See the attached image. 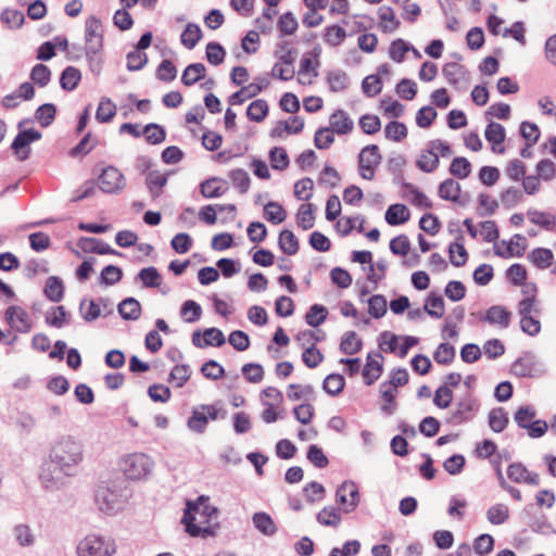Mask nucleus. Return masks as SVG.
I'll use <instances>...</instances> for the list:
<instances>
[{"label": "nucleus", "mask_w": 556, "mask_h": 556, "mask_svg": "<svg viewBox=\"0 0 556 556\" xmlns=\"http://www.w3.org/2000/svg\"><path fill=\"white\" fill-rule=\"evenodd\" d=\"M116 114V105L109 98H102L97 112L96 119L99 123H109L111 122Z\"/></svg>", "instance_id": "obj_47"}, {"label": "nucleus", "mask_w": 556, "mask_h": 556, "mask_svg": "<svg viewBox=\"0 0 556 556\" xmlns=\"http://www.w3.org/2000/svg\"><path fill=\"white\" fill-rule=\"evenodd\" d=\"M208 424V417L205 412L201 409V406L193 408L191 416L188 419V428L195 433H203Z\"/></svg>", "instance_id": "obj_41"}, {"label": "nucleus", "mask_w": 556, "mask_h": 556, "mask_svg": "<svg viewBox=\"0 0 556 556\" xmlns=\"http://www.w3.org/2000/svg\"><path fill=\"white\" fill-rule=\"evenodd\" d=\"M229 178L231 179L232 185L239 190L240 193L243 194L248 192L251 184V178L245 169H232L229 173Z\"/></svg>", "instance_id": "obj_57"}, {"label": "nucleus", "mask_w": 556, "mask_h": 556, "mask_svg": "<svg viewBox=\"0 0 556 556\" xmlns=\"http://www.w3.org/2000/svg\"><path fill=\"white\" fill-rule=\"evenodd\" d=\"M180 315L186 323H195L201 318L202 307L193 300H187L180 307Z\"/></svg>", "instance_id": "obj_51"}, {"label": "nucleus", "mask_w": 556, "mask_h": 556, "mask_svg": "<svg viewBox=\"0 0 556 556\" xmlns=\"http://www.w3.org/2000/svg\"><path fill=\"white\" fill-rule=\"evenodd\" d=\"M439 162L438 153L428 149L421 153L416 164L420 170L425 173H432L439 166Z\"/></svg>", "instance_id": "obj_52"}, {"label": "nucleus", "mask_w": 556, "mask_h": 556, "mask_svg": "<svg viewBox=\"0 0 556 556\" xmlns=\"http://www.w3.org/2000/svg\"><path fill=\"white\" fill-rule=\"evenodd\" d=\"M269 106L266 100L257 99L250 103L247 109V116L250 121L261 123L268 115Z\"/></svg>", "instance_id": "obj_34"}, {"label": "nucleus", "mask_w": 556, "mask_h": 556, "mask_svg": "<svg viewBox=\"0 0 556 556\" xmlns=\"http://www.w3.org/2000/svg\"><path fill=\"white\" fill-rule=\"evenodd\" d=\"M56 106L53 103H45L35 111V118L41 127H49L55 119Z\"/></svg>", "instance_id": "obj_43"}, {"label": "nucleus", "mask_w": 556, "mask_h": 556, "mask_svg": "<svg viewBox=\"0 0 556 556\" xmlns=\"http://www.w3.org/2000/svg\"><path fill=\"white\" fill-rule=\"evenodd\" d=\"M206 60L212 65H219L224 62L226 51L223 46L216 41H211L206 45Z\"/></svg>", "instance_id": "obj_61"}, {"label": "nucleus", "mask_w": 556, "mask_h": 556, "mask_svg": "<svg viewBox=\"0 0 556 556\" xmlns=\"http://www.w3.org/2000/svg\"><path fill=\"white\" fill-rule=\"evenodd\" d=\"M511 372L519 378H532L535 372V355L525 352L511 365Z\"/></svg>", "instance_id": "obj_16"}, {"label": "nucleus", "mask_w": 556, "mask_h": 556, "mask_svg": "<svg viewBox=\"0 0 556 556\" xmlns=\"http://www.w3.org/2000/svg\"><path fill=\"white\" fill-rule=\"evenodd\" d=\"M153 460L143 453L129 454L121 462V469L130 480L146 478L153 468Z\"/></svg>", "instance_id": "obj_4"}, {"label": "nucleus", "mask_w": 556, "mask_h": 556, "mask_svg": "<svg viewBox=\"0 0 556 556\" xmlns=\"http://www.w3.org/2000/svg\"><path fill=\"white\" fill-rule=\"evenodd\" d=\"M382 155L380 154L377 144H368L364 147L358 154V172L362 178L372 180L375 177V169L381 163Z\"/></svg>", "instance_id": "obj_5"}, {"label": "nucleus", "mask_w": 556, "mask_h": 556, "mask_svg": "<svg viewBox=\"0 0 556 556\" xmlns=\"http://www.w3.org/2000/svg\"><path fill=\"white\" fill-rule=\"evenodd\" d=\"M464 236L460 231L456 237V241L448 245L450 262L455 267H462L468 260V253L463 243Z\"/></svg>", "instance_id": "obj_20"}, {"label": "nucleus", "mask_w": 556, "mask_h": 556, "mask_svg": "<svg viewBox=\"0 0 556 556\" xmlns=\"http://www.w3.org/2000/svg\"><path fill=\"white\" fill-rule=\"evenodd\" d=\"M379 391L382 400L384 401V404L381 406V410L387 415H392L397 405L395 402L397 388L390 386V383L382 382Z\"/></svg>", "instance_id": "obj_26"}, {"label": "nucleus", "mask_w": 556, "mask_h": 556, "mask_svg": "<svg viewBox=\"0 0 556 556\" xmlns=\"http://www.w3.org/2000/svg\"><path fill=\"white\" fill-rule=\"evenodd\" d=\"M410 213L405 204H392L388 207L384 218L391 226H396L408 222Z\"/></svg>", "instance_id": "obj_24"}, {"label": "nucleus", "mask_w": 556, "mask_h": 556, "mask_svg": "<svg viewBox=\"0 0 556 556\" xmlns=\"http://www.w3.org/2000/svg\"><path fill=\"white\" fill-rule=\"evenodd\" d=\"M254 527L264 535L271 536L277 532V527L267 513L260 511L252 516Z\"/></svg>", "instance_id": "obj_28"}, {"label": "nucleus", "mask_w": 556, "mask_h": 556, "mask_svg": "<svg viewBox=\"0 0 556 556\" xmlns=\"http://www.w3.org/2000/svg\"><path fill=\"white\" fill-rule=\"evenodd\" d=\"M199 190L205 199H217L228 191L227 181L220 177H210L200 182Z\"/></svg>", "instance_id": "obj_13"}, {"label": "nucleus", "mask_w": 556, "mask_h": 556, "mask_svg": "<svg viewBox=\"0 0 556 556\" xmlns=\"http://www.w3.org/2000/svg\"><path fill=\"white\" fill-rule=\"evenodd\" d=\"M363 342L357 338L355 331H348L343 334L340 342V350L348 355L356 354L361 351Z\"/></svg>", "instance_id": "obj_37"}, {"label": "nucleus", "mask_w": 556, "mask_h": 556, "mask_svg": "<svg viewBox=\"0 0 556 556\" xmlns=\"http://www.w3.org/2000/svg\"><path fill=\"white\" fill-rule=\"evenodd\" d=\"M330 131L338 135H346L350 134L354 128L353 121L349 117L345 111L343 110H336L329 118Z\"/></svg>", "instance_id": "obj_18"}, {"label": "nucleus", "mask_w": 556, "mask_h": 556, "mask_svg": "<svg viewBox=\"0 0 556 556\" xmlns=\"http://www.w3.org/2000/svg\"><path fill=\"white\" fill-rule=\"evenodd\" d=\"M455 357V348L450 343H440L433 353V358L438 364L450 365Z\"/></svg>", "instance_id": "obj_63"}, {"label": "nucleus", "mask_w": 556, "mask_h": 556, "mask_svg": "<svg viewBox=\"0 0 556 556\" xmlns=\"http://www.w3.org/2000/svg\"><path fill=\"white\" fill-rule=\"evenodd\" d=\"M327 83L329 85L330 91L340 92L348 88L349 76L342 70L331 71L327 75Z\"/></svg>", "instance_id": "obj_38"}, {"label": "nucleus", "mask_w": 556, "mask_h": 556, "mask_svg": "<svg viewBox=\"0 0 556 556\" xmlns=\"http://www.w3.org/2000/svg\"><path fill=\"white\" fill-rule=\"evenodd\" d=\"M403 189L407 190L413 194L412 203L420 208H431L433 206L432 201L420 190H418L413 184L403 180L401 182Z\"/></svg>", "instance_id": "obj_44"}, {"label": "nucleus", "mask_w": 556, "mask_h": 556, "mask_svg": "<svg viewBox=\"0 0 556 556\" xmlns=\"http://www.w3.org/2000/svg\"><path fill=\"white\" fill-rule=\"evenodd\" d=\"M205 65L202 63L189 64L181 75V83L185 86H192L204 77Z\"/></svg>", "instance_id": "obj_32"}, {"label": "nucleus", "mask_w": 556, "mask_h": 556, "mask_svg": "<svg viewBox=\"0 0 556 556\" xmlns=\"http://www.w3.org/2000/svg\"><path fill=\"white\" fill-rule=\"evenodd\" d=\"M376 358L383 359V356L379 352L375 354L369 353L367 355L366 364L363 369V377L366 386H371L376 380L379 379L383 371L382 363Z\"/></svg>", "instance_id": "obj_15"}, {"label": "nucleus", "mask_w": 556, "mask_h": 556, "mask_svg": "<svg viewBox=\"0 0 556 556\" xmlns=\"http://www.w3.org/2000/svg\"><path fill=\"white\" fill-rule=\"evenodd\" d=\"M384 136L393 141H402L407 136V127L404 123L392 121L386 125Z\"/></svg>", "instance_id": "obj_62"}, {"label": "nucleus", "mask_w": 556, "mask_h": 556, "mask_svg": "<svg viewBox=\"0 0 556 556\" xmlns=\"http://www.w3.org/2000/svg\"><path fill=\"white\" fill-rule=\"evenodd\" d=\"M368 313L371 317L379 319L383 317L388 309V303L384 295L375 294L368 299Z\"/></svg>", "instance_id": "obj_54"}, {"label": "nucleus", "mask_w": 556, "mask_h": 556, "mask_svg": "<svg viewBox=\"0 0 556 556\" xmlns=\"http://www.w3.org/2000/svg\"><path fill=\"white\" fill-rule=\"evenodd\" d=\"M485 139L492 144V151L495 153L503 154L505 152V148L502 143L505 141L506 132L505 128L495 122H490L486 125L484 131Z\"/></svg>", "instance_id": "obj_17"}, {"label": "nucleus", "mask_w": 556, "mask_h": 556, "mask_svg": "<svg viewBox=\"0 0 556 556\" xmlns=\"http://www.w3.org/2000/svg\"><path fill=\"white\" fill-rule=\"evenodd\" d=\"M362 90L369 98L379 94L382 90V81L379 75L366 76L362 81Z\"/></svg>", "instance_id": "obj_64"}, {"label": "nucleus", "mask_w": 556, "mask_h": 556, "mask_svg": "<svg viewBox=\"0 0 556 556\" xmlns=\"http://www.w3.org/2000/svg\"><path fill=\"white\" fill-rule=\"evenodd\" d=\"M442 73L450 85L459 90L466 89V86H462V81L466 76V70L463 65L456 62H448L443 66Z\"/></svg>", "instance_id": "obj_19"}, {"label": "nucleus", "mask_w": 556, "mask_h": 556, "mask_svg": "<svg viewBox=\"0 0 556 556\" xmlns=\"http://www.w3.org/2000/svg\"><path fill=\"white\" fill-rule=\"evenodd\" d=\"M79 313L87 323H92L101 315L100 304L96 300L83 299L79 303Z\"/></svg>", "instance_id": "obj_36"}, {"label": "nucleus", "mask_w": 556, "mask_h": 556, "mask_svg": "<svg viewBox=\"0 0 556 556\" xmlns=\"http://www.w3.org/2000/svg\"><path fill=\"white\" fill-rule=\"evenodd\" d=\"M344 386L345 379L340 374H330L323 382L324 391L332 396L340 394L343 391Z\"/></svg>", "instance_id": "obj_46"}, {"label": "nucleus", "mask_w": 556, "mask_h": 556, "mask_svg": "<svg viewBox=\"0 0 556 556\" xmlns=\"http://www.w3.org/2000/svg\"><path fill=\"white\" fill-rule=\"evenodd\" d=\"M511 313L501 305L491 306L481 317V320L489 324H498L503 328H507L510 323Z\"/></svg>", "instance_id": "obj_21"}, {"label": "nucleus", "mask_w": 556, "mask_h": 556, "mask_svg": "<svg viewBox=\"0 0 556 556\" xmlns=\"http://www.w3.org/2000/svg\"><path fill=\"white\" fill-rule=\"evenodd\" d=\"M202 38V30L198 24H187L180 35L181 43L189 50L193 49Z\"/></svg>", "instance_id": "obj_33"}, {"label": "nucleus", "mask_w": 556, "mask_h": 556, "mask_svg": "<svg viewBox=\"0 0 556 556\" xmlns=\"http://www.w3.org/2000/svg\"><path fill=\"white\" fill-rule=\"evenodd\" d=\"M94 501L101 511L111 514L119 509V495L108 485H99L94 492Z\"/></svg>", "instance_id": "obj_10"}, {"label": "nucleus", "mask_w": 556, "mask_h": 556, "mask_svg": "<svg viewBox=\"0 0 556 556\" xmlns=\"http://www.w3.org/2000/svg\"><path fill=\"white\" fill-rule=\"evenodd\" d=\"M116 552L115 541L108 535L91 533L80 540L77 556H112Z\"/></svg>", "instance_id": "obj_3"}, {"label": "nucleus", "mask_w": 556, "mask_h": 556, "mask_svg": "<svg viewBox=\"0 0 556 556\" xmlns=\"http://www.w3.org/2000/svg\"><path fill=\"white\" fill-rule=\"evenodd\" d=\"M98 185L104 193H118L126 186L124 175L114 166L105 167L98 177Z\"/></svg>", "instance_id": "obj_9"}, {"label": "nucleus", "mask_w": 556, "mask_h": 556, "mask_svg": "<svg viewBox=\"0 0 556 556\" xmlns=\"http://www.w3.org/2000/svg\"><path fill=\"white\" fill-rule=\"evenodd\" d=\"M528 216L531 223L539 225L547 230L556 229V218L549 213L529 211Z\"/></svg>", "instance_id": "obj_56"}, {"label": "nucleus", "mask_w": 556, "mask_h": 556, "mask_svg": "<svg viewBox=\"0 0 556 556\" xmlns=\"http://www.w3.org/2000/svg\"><path fill=\"white\" fill-rule=\"evenodd\" d=\"M49 457L39 478L45 489H59L65 477L72 476L73 468L83 460V446L72 437H63L53 445Z\"/></svg>", "instance_id": "obj_1"}, {"label": "nucleus", "mask_w": 556, "mask_h": 556, "mask_svg": "<svg viewBox=\"0 0 556 556\" xmlns=\"http://www.w3.org/2000/svg\"><path fill=\"white\" fill-rule=\"evenodd\" d=\"M26 122L28 121L25 119L18 123L17 128L20 129V131L11 144V149L13 150V152L15 154H20L18 159L21 161H25L26 159H28L30 153V149L28 148V146L41 139L42 137L41 132L35 128L22 130L21 128Z\"/></svg>", "instance_id": "obj_7"}, {"label": "nucleus", "mask_w": 556, "mask_h": 556, "mask_svg": "<svg viewBox=\"0 0 556 556\" xmlns=\"http://www.w3.org/2000/svg\"><path fill=\"white\" fill-rule=\"evenodd\" d=\"M138 278L146 288H159L161 286L162 276L154 266L140 269Z\"/></svg>", "instance_id": "obj_50"}, {"label": "nucleus", "mask_w": 556, "mask_h": 556, "mask_svg": "<svg viewBox=\"0 0 556 556\" xmlns=\"http://www.w3.org/2000/svg\"><path fill=\"white\" fill-rule=\"evenodd\" d=\"M86 54L99 53L103 47L102 23L97 16L86 20Z\"/></svg>", "instance_id": "obj_8"}, {"label": "nucleus", "mask_w": 556, "mask_h": 556, "mask_svg": "<svg viewBox=\"0 0 556 556\" xmlns=\"http://www.w3.org/2000/svg\"><path fill=\"white\" fill-rule=\"evenodd\" d=\"M478 409V401L471 394H466L455 404V409L446 418V422L453 426L468 422L473 418Z\"/></svg>", "instance_id": "obj_6"}, {"label": "nucleus", "mask_w": 556, "mask_h": 556, "mask_svg": "<svg viewBox=\"0 0 556 556\" xmlns=\"http://www.w3.org/2000/svg\"><path fill=\"white\" fill-rule=\"evenodd\" d=\"M462 187L452 178H447L439 186V195L443 200L458 202Z\"/></svg>", "instance_id": "obj_30"}, {"label": "nucleus", "mask_w": 556, "mask_h": 556, "mask_svg": "<svg viewBox=\"0 0 556 556\" xmlns=\"http://www.w3.org/2000/svg\"><path fill=\"white\" fill-rule=\"evenodd\" d=\"M67 315L63 305L54 306L47 312L45 321L47 325L60 329L66 324Z\"/></svg>", "instance_id": "obj_49"}, {"label": "nucleus", "mask_w": 556, "mask_h": 556, "mask_svg": "<svg viewBox=\"0 0 556 556\" xmlns=\"http://www.w3.org/2000/svg\"><path fill=\"white\" fill-rule=\"evenodd\" d=\"M77 245L86 253L122 255L121 252L112 249L108 243L98 238L83 237L78 240Z\"/></svg>", "instance_id": "obj_14"}, {"label": "nucleus", "mask_w": 556, "mask_h": 556, "mask_svg": "<svg viewBox=\"0 0 556 556\" xmlns=\"http://www.w3.org/2000/svg\"><path fill=\"white\" fill-rule=\"evenodd\" d=\"M328 316V311L324 305L313 304L305 314V321L311 327L320 326Z\"/></svg>", "instance_id": "obj_45"}, {"label": "nucleus", "mask_w": 556, "mask_h": 556, "mask_svg": "<svg viewBox=\"0 0 556 556\" xmlns=\"http://www.w3.org/2000/svg\"><path fill=\"white\" fill-rule=\"evenodd\" d=\"M316 519L323 526L337 527L341 521V515L336 507H325L317 514Z\"/></svg>", "instance_id": "obj_58"}, {"label": "nucleus", "mask_w": 556, "mask_h": 556, "mask_svg": "<svg viewBox=\"0 0 556 556\" xmlns=\"http://www.w3.org/2000/svg\"><path fill=\"white\" fill-rule=\"evenodd\" d=\"M264 216L269 223L278 225L287 218V212L278 202L269 201L264 206Z\"/></svg>", "instance_id": "obj_40"}, {"label": "nucleus", "mask_w": 556, "mask_h": 556, "mask_svg": "<svg viewBox=\"0 0 556 556\" xmlns=\"http://www.w3.org/2000/svg\"><path fill=\"white\" fill-rule=\"evenodd\" d=\"M270 165L276 170H285L289 164V155L281 147H274L269 151Z\"/></svg>", "instance_id": "obj_53"}, {"label": "nucleus", "mask_w": 556, "mask_h": 556, "mask_svg": "<svg viewBox=\"0 0 556 556\" xmlns=\"http://www.w3.org/2000/svg\"><path fill=\"white\" fill-rule=\"evenodd\" d=\"M425 311L433 318H441L444 314L443 298L435 293H430L426 299Z\"/></svg>", "instance_id": "obj_48"}, {"label": "nucleus", "mask_w": 556, "mask_h": 556, "mask_svg": "<svg viewBox=\"0 0 556 556\" xmlns=\"http://www.w3.org/2000/svg\"><path fill=\"white\" fill-rule=\"evenodd\" d=\"M81 79V73L77 67L67 66L60 75V86L65 91H73Z\"/></svg>", "instance_id": "obj_27"}, {"label": "nucleus", "mask_w": 556, "mask_h": 556, "mask_svg": "<svg viewBox=\"0 0 556 556\" xmlns=\"http://www.w3.org/2000/svg\"><path fill=\"white\" fill-rule=\"evenodd\" d=\"M142 132L150 144H160L166 139L165 128L159 124L150 123L144 126Z\"/></svg>", "instance_id": "obj_55"}, {"label": "nucleus", "mask_w": 556, "mask_h": 556, "mask_svg": "<svg viewBox=\"0 0 556 556\" xmlns=\"http://www.w3.org/2000/svg\"><path fill=\"white\" fill-rule=\"evenodd\" d=\"M169 173L161 174L159 170H150L146 177V185L153 199L162 194L163 188L166 186Z\"/></svg>", "instance_id": "obj_22"}, {"label": "nucleus", "mask_w": 556, "mask_h": 556, "mask_svg": "<svg viewBox=\"0 0 556 556\" xmlns=\"http://www.w3.org/2000/svg\"><path fill=\"white\" fill-rule=\"evenodd\" d=\"M508 422V414L503 407H496L489 412V426L494 432H502Z\"/></svg>", "instance_id": "obj_35"}, {"label": "nucleus", "mask_w": 556, "mask_h": 556, "mask_svg": "<svg viewBox=\"0 0 556 556\" xmlns=\"http://www.w3.org/2000/svg\"><path fill=\"white\" fill-rule=\"evenodd\" d=\"M269 81L266 77H256L254 83L242 87L240 90L233 92L229 97V102L231 105H240L247 99H251L256 97L260 92L263 91L268 86Z\"/></svg>", "instance_id": "obj_11"}, {"label": "nucleus", "mask_w": 556, "mask_h": 556, "mask_svg": "<svg viewBox=\"0 0 556 556\" xmlns=\"http://www.w3.org/2000/svg\"><path fill=\"white\" fill-rule=\"evenodd\" d=\"M123 278V270L115 265H106L99 277V283L105 286H113L121 281Z\"/></svg>", "instance_id": "obj_60"}, {"label": "nucleus", "mask_w": 556, "mask_h": 556, "mask_svg": "<svg viewBox=\"0 0 556 556\" xmlns=\"http://www.w3.org/2000/svg\"><path fill=\"white\" fill-rule=\"evenodd\" d=\"M509 518L508 506L502 503L491 506L486 511V519L490 523L500 526L505 523Z\"/></svg>", "instance_id": "obj_42"}, {"label": "nucleus", "mask_w": 556, "mask_h": 556, "mask_svg": "<svg viewBox=\"0 0 556 556\" xmlns=\"http://www.w3.org/2000/svg\"><path fill=\"white\" fill-rule=\"evenodd\" d=\"M450 173L459 179H465L471 173V164L466 157H454L450 165Z\"/></svg>", "instance_id": "obj_59"}, {"label": "nucleus", "mask_w": 556, "mask_h": 556, "mask_svg": "<svg viewBox=\"0 0 556 556\" xmlns=\"http://www.w3.org/2000/svg\"><path fill=\"white\" fill-rule=\"evenodd\" d=\"M117 311L125 320H137L141 316V304L135 298H126L118 305Z\"/></svg>", "instance_id": "obj_23"}, {"label": "nucleus", "mask_w": 556, "mask_h": 556, "mask_svg": "<svg viewBox=\"0 0 556 556\" xmlns=\"http://www.w3.org/2000/svg\"><path fill=\"white\" fill-rule=\"evenodd\" d=\"M217 518L218 509L210 505L208 497L201 495L195 502H187L181 522L190 536L208 538L215 534Z\"/></svg>", "instance_id": "obj_2"}, {"label": "nucleus", "mask_w": 556, "mask_h": 556, "mask_svg": "<svg viewBox=\"0 0 556 556\" xmlns=\"http://www.w3.org/2000/svg\"><path fill=\"white\" fill-rule=\"evenodd\" d=\"M527 257H528L529 262H531L538 268L545 269V268L549 267L552 264L553 252L546 248H536V249H533L528 254Z\"/></svg>", "instance_id": "obj_31"}, {"label": "nucleus", "mask_w": 556, "mask_h": 556, "mask_svg": "<svg viewBox=\"0 0 556 556\" xmlns=\"http://www.w3.org/2000/svg\"><path fill=\"white\" fill-rule=\"evenodd\" d=\"M5 320L10 326L20 333H27L31 329L27 312L16 305L9 306L5 311Z\"/></svg>", "instance_id": "obj_12"}, {"label": "nucleus", "mask_w": 556, "mask_h": 556, "mask_svg": "<svg viewBox=\"0 0 556 556\" xmlns=\"http://www.w3.org/2000/svg\"><path fill=\"white\" fill-rule=\"evenodd\" d=\"M43 293L51 302H60L64 298V285L62 279L58 276H50L46 281Z\"/></svg>", "instance_id": "obj_25"}, {"label": "nucleus", "mask_w": 556, "mask_h": 556, "mask_svg": "<svg viewBox=\"0 0 556 556\" xmlns=\"http://www.w3.org/2000/svg\"><path fill=\"white\" fill-rule=\"evenodd\" d=\"M315 215L312 203L302 204L296 213V225L303 230H308L314 226Z\"/></svg>", "instance_id": "obj_39"}, {"label": "nucleus", "mask_w": 556, "mask_h": 556, "mask_svg": "<svg viewBox=\"0 0 556 556\" xmlns=\"http://www.w3.org/2000/svg\"><path fill=\"white\" fill-rule=\"evenodd\" d=\"M279 249L287 255H294L299 251V239L296 236L288 229H283L279 233L278 238Z\"/></svg>", "instance_id": "obj_29"}]
</instances>
